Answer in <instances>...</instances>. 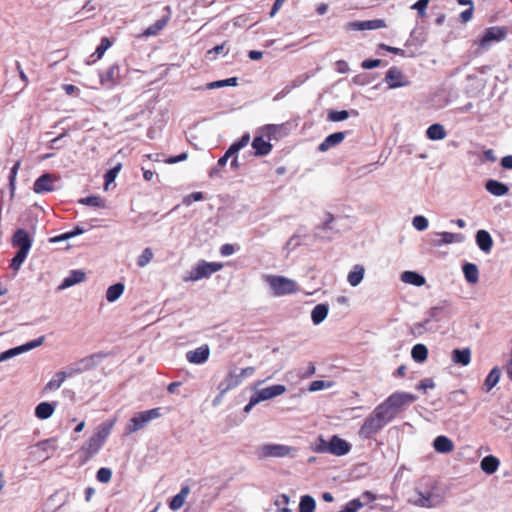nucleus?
I'll return each mask as SVG.
<instances>
[{"label":"nucleus","instance_id":"0e129e2a","mask_svg":"<svg viewBox=\"0 0 512 512\" xmlns=\"http://www.w3.org/2000/svg\"><path fill=\"white\" fill-rule=\"evenodd\" d=\"M117 175L115 174V171H112L111 169L108 170L105 175H104V179H105V186L104 188L105 189H108V186L109 184H111L112 182H114V180L116 179Z\"/></svg>","mask_w":512,"mask_h":512},{"label":"nucleus","instance_id":"20e7f679","mask_svg":"<svg viewBox=\"0 0 512 512\" xmlns=\"http://www.w3.org/2000/svg\"><path fill=\"white\" fill-rule=\"evenodd\" d=\"M507 34L508 29L505 26H493L487 28L483 35L473 43L477 46L474 52L475 56H479L483 54L484 51L490 49L492 43L504 40Z\"/></svg>","mask_w":512,"mask_h":512},{"label":"nucleus","instance_id":"7ed1b4c3","mask_svg":"<svg viewBox=\"0 0 512 512\" xmlns=\"http://www.w3.org/2000/svg\"><path fill=\"white\" fill-rule=\"evenodd\" d=\"M12 246L18 248V251L11 260L10 268L18 271L27 258L32 246V240L28 232L24 229H17L12 237Z\"/></svg>","mask_w":512,"mask_h":512},{"label":"nucleus","instance_id":"58836bf2","mask_svg":"<svg viewBox=\"0 0 512 512\" xmlns=\"http://www.w3.org/2000/svg\"><path fill=\"white\" fill-rule=\"evenodd\" d=\"M376 409L383 415V417L388 422H391L398 415L396 410H394V408L390 405V403L387 400L378 405Z\"/></svg>","mask_w":512,"mask_h":512},{"label":"nucleus","instance_id":"412c9836","mask_svg":"<svg viewBox=\"0 0 512 512\" xmlns=\"http://www.w3.org/2000/svg\"><path fill=\"white\" fill-rule=\"evenodd\" d=\"M86 280V274L82 270H72L58 286V290H64Z\"/></svg>","mask_w":512,"mask_h":512},{"label":"nucleus","instance_id":"aec40b11","mask_svg":"<svg viewBox=\"0 0 512 512\" xmlns=\"http://www.w3.org/2000/svg\"><path fill=\"white\" fill-rule=\"evenodd\" d=\"M120 77V68L117 64L111 65L105 73L100 74V82L106 88H112Z\"/></svg>","mask_w":512,"mask_h":512},{"label":"nucleus","instance_id":"f03ea898","mask_svg":"<svg viewBox=\"0 0 512 512\" xmlns=\"http://www.w3.org/2000/svg\"><path fill=\"white\" fill-rule=\"evenodd\" d=\"M104 356L105 355L101 353L93 354L81 359L76 363L66 366L62 370L55 372L47 384H62L66 380L72 379L75 375L91 369Z\"/></svg>","mask_w":512,"mask_h":512},{"label":"nucleus","instance_id":"a18cd8bd","mask_svg":"<svg viewBox=\"0 0 512 512\" xmlns=\"http://www.w3.org/2000/svg\"><path fill=\"white\" fill-rule=\"evenodd\" d=\"M415 504L420 507H426L431 508L435 505V503L432 500V497L430 494H424L422 492H417V499L415 500Z\"/></svg>","mask_w":512,"mask_h":512},{"label":"nucleus","instance_id":"423d86ee","mask_svg":"<svg viewBox=\"0 0 512 512\" xmlns=\"http://www.w3.org/2000/svg\"><path fill=\"white\" fill-rule=\"evenodd\" d=\"M388 423L389 422L383 417V415L375 408L362 424L360 428V435L369 439L376 435Z\"/></svg>","mask_w":512,"mask_h":512},{"label":"nucleus","instance_id":"6ab92c4d","mask_svg":"<svg viewBox=\"0 0 512 512\" xmlns=\"http://www.w3.org/2000/svg\"><path fill=\"white\" fill-rule=\"evenodd\" d=\"M210 355V349L207 344L190 350L186 353V359L193 364H202L207 361Z\"/></svg>","mask_w":512,"mask_h":512},{"label":"nucleus","instance_id":"864d4df0","mask_svg":"<svg viewBox=\"0 0 512 512\" xmlns=\"http://www.w3.org/2000/svg\"><path fill=\"white\" fill-rule=\"evenodd\" d=\"M160 31V20H157L152 24L150 27H148L146 30L143 31V33L139 34L137 37H149L152 35H157Z\"/></svg>","mask_w":512,"mask_h":512},{"label":"nucleus","instance_id":"680f3d73","mask_svg":"<svg viewBox=\"0 0 512 512\" xmlns=\"http://www.w3.org/2000/svg\"><path fill=\"white\" fill-rule=\"evenodd\" d=\"M187 157H188V154L186 152H182V153H180L179 155H177L175 157H168V158H166L164 160V162L167 163V164H174V163L186 160Z\"/></svg>","mask_w":512,"mask_h":512},{"label":"nucleus","instance_id":"13d9d810","mask_svg":"<svg viewBox=\"0 0 512 512\" xmlns=\"http://www.w3.org/2000/svg\"><path fill=\"white\" fill-rule=\"evenodd\" d=\"M204 199V195L202 192L198 191V192H193L187 196L184 197L183 199V204L186 205V206H189L191 205L193 202H197V201H201Z\"/></svg>","mask_w":512,"mask_h":512},{"label":"nucleus","instance_id":"9b49d317","mask_svg":"<svg viewBox=\"0 0 512 512\" xmlns=\"http://www.w3.org/2000/svg\"><path fill=\"white\" fill-rule=\"evenodd\" d=\"M390 405L396 410L399 414L401 413L407 406L411 405L417 400V396L406 393V392H396L390 395L386 399Z\"/></svg>","mask_w":512,"mask_h":512},{"label":"nucleus","instance_id":"c85d7f7f","mask_svg":"<svg viewBox=\"0 0 512 512\" xmlns=\"http://www.w3.org/2000/svg\"><path fill=\"white\" fill-rule=\"evenodd\" d=\"M365 269L362 265H355L348 273L347 280L353 287L359 285L364 278Z\"/></svg>","mask_w":512,"mask_h":512},{"label":"nucleus","instance_id":"2f4dec72","mask_svg":"<svg viewBox=\"0 0 512 512\" xmlns=\"http://www.w3.org/2000/svg\"><path fill=\"white\" fill-rule=\"evenodd\" d=\"M452 360L456 364H460L462 366H466L470 363L471 360V352L469 349H455L452 352Z\"/></svg>","mask_w":512,"mask_h":512},{"label":"nucleus","instance_id":"69168bd1","mask_svg":"<svg viewBox=\"0 0 512 512\" xmlns=\"http://www.w3.org/2000/svg\"><path fill=\"white\" fill-rule=\"evenodd\" d=\"M84 232V229L82 227H75L74 230L70 231V232H66L62 235V238L63 239H70L72 237H75L77 235H80Z\"/></svg>","mask_w":512,"mask_h":512},{"label":"nucleus","instance_id":"c03bdc74","mask_svg":"<svg viewBox=\"0 0 512 512\" xmlns=\"http://www.w3.org/2000/svg\"><path fill=\"white\" fill-rule=\"evenodd\" d=\"M238 84V79L236 77H231L225 80H219L210 82L207 84V89H215V88H221L225 86H236Z\"/></svg>","mask_w":512,"mask_h":512},{"label":"nucleus","instance_id":"4c0bfd02","mask_svg":"<svg viewBox=\"0 0 512 512\" xmlns=\"http://www.w3.org/2000/svg\"><path fill=\"white\" fill-rule=\"evenodd\" d=\"M359 30H374L386 27V23L383 19H375L354 23Z\"/></svg>","mask_w":512,"mask_h":512},{"label":"nucleus","instance_id":"052dcab7","mask_svg":"<svg viewBox=\"0 0 512 512\" xmlns=\"http://www.w3.org/2000/svg\"><path fill=\"white\" fill-rule=\"evenodd\" d=\"M380 64V59H367L362 62L361 66L363 69H373L380 66Z\"/></svg>","mask_w":512,"mask_h":512},{"label":"nucleus","instance_id":"f3484780","mask_svg":"<svg viewBox=\"0 0 512 512\" xmlns=\"http://www.w3.org/2000/svg\"><path fill=\"white\" fill-rule=\"evenodd\" d=\"M351 445L337 435H333L329 440V454L343 456L349 453Z\"/></svg>","mask_w":512,"mask_h":512},{"label":"nucleus","instance_id":"ddd939ff","mask_svg":"<svg viewBox=\"0 0 512 512\" xmlns=\"http://www.w3.org/2000/svg\"><path fill=\"white\" fill-rule=\"evenodd\" d=\"M268 140H280L289 135L290 129L287 123L268 124L262 128Z\"/></svg>","mask_w":512,"mask_h":512},{"label":"nucleus","instance_id":"9d476101","mask_svg":"<svg viewBox=\"0 0 512 512\" xmlns=\"http://www.w3.org/2000/svg\"><path fill=\"white\" fill-rule=\"evenodd\" d=\"M285 391V386H268L254 396H252L249 400V403L244 407V412L248 413L253 406L258 404L260 401L268 400L275 396L281 395Z\"/></svg>","mask_w":512,"mask_h":512},{"label":"nucleus","instance_id":"37998d69","mask_svg":"<svg viewBox=\"0 0 512 512\" xmlns=\"http://www.w3.org/2000/svg\"><path fill=\"white\" fill-rule=\"evenodd\" d=\"M110 46H111V41L109 40V38L103 37L101 39V43L96 48L95 52L91 55V57H95V59L93 61H96V60L102 58V56L104 55V53Z\"/></svg>","mask_w":512,"mask_h":512},{"label":"nucleus","instance_id":"8fccbe9b","mask_svg":"<svg viewBox=\"0 0 512 512\" xmlns=\"http://www.w3.org/2000/svg\"><path fill=\"white\" fill-rule=\"evenodd\" d=\"M429 2L430 0H418L411 6V9L416 10L420 18H424L426 17V9Z\"/></svg>","mask_w":512,"mask_h":512},{"label":"nucleus","instance_id":"f704fd0d","mask_svg":"<svg viewBox=\"0 0 512 512\" xmlns=\"http://www.w3.org/2000/svg\"><path fill=\"white\" fill-rule=\"evenodd\" d=\"M401 280L405 283L415 286H422L425 283V278L414 271H405L401 275Z\"/></svg>","mask_w":512,"mask_h":512},{"label":"nucleus","instance_id":"6e6d98bb","mask_svg":"<svg viewBox=\"0 0 512 512\" xmlns=\"http://www.w3.org/2000/svg\"><path fill=\"white\" fill-rule=\"evenodd\" d=\"M314 451L317 453H329V441L319 437L315 443Z\"/></svg>","mask_w":512,"mask_h":512},{"label":"nucleus","instance_id":"603ef678","mask_svg":"<svg viewBox=\"0 0 512 512\" xmlns=\"http://www.w3.org/2000/svg\"><path fill=\"white\" fill-rule=\"evenodd\" d=\"M348 116H349V114H348V111H346V110H342V111L331 110L328 113V120L333 121V122H339V121H343V120L347 119Z\"/></svg>","mask_w":512,"mask_h":512},{"label":"nucleus","instance_id":"5701e85b","mask_svg":"<svg viewBox=\"0 0 512 512\" xmlns=\"http://www.w3.org/2000/svg\"><path fill=\"white\" fill-rule=\"evenodd\" d=\"M475 238L480 250H482L485 253L491 251L493 246V239L489 232H487L486 230H478Z\"/></svg>","mask_w":512,"mask_h":512},{"label":"nucleus","instance_id":"c756f323","mask_svg":"<svg viewBox=\"0 0 512 512\" xmlns=\"http://www.w3.org/2000/svg\"><path fill=\"white\" fill-rule=\"evenodd\" d=\"M447 133L443 125L435 123L428 127L426 136L430 140H442L446 137Z\"/></svg>","mask_w":512,"mask_h":512},{"label":"nucleus","instance_id":"f257e3e1","mask_svg":"<svg viewBox=\"0 0 512 512\" xmlns=\"http://www.w3.org/2000/svg\"><path fill=\"white\" fill-rule=\"evenodd\" d=\"M115 424V420H109L101 423L95 430V433L89 440L81 447L80 453L82 456V463L90 460L95 454L99 452L105 444L108 436L110 435Z\"/></svg>","mask_w":512,"mask_h":512},{"label":"nucleus","instance_id":"dca6fc26","mask_svg":"<svg viewBox=\"0 0 512 512\" xmlns=\"http://www.w3.org/2000/svg\"><path fill=\"white\" fill-rule=\"evenodd\" d=\"M463 235L451 232H437L432 235L430 244L433 247H440L442 245L451 244L454 242H462Z\"/></svg>","mask_w":512,"mask_h":512},{"label":"nucleus","instance_id":"774afa93","mask_svg":"<svg viewBox=\"0 0 512 512\" xmlns=\"http://www.w3.org/2000/svg\"><path fill=\"white\" fill-rule=\"evenodd\" d=\"M501 166L505 169H512V155L504 156L501 159Z\"/></svg>","mask_w":512,"mask_h":512},{"label":"nucleus","instance_id":"4be33fe9","mask_svg":"<svg viewBox=\"0 0 512 512\" xmlns=\"http://www.w3.org/2000/svg\"><path fill=\"white\" fill-rule=\"evenodd\" d=\"M255 156H266L272 151V145L269 141H265L263 136L254 137L252 143Z\"/></svg>","mask_w":512,"mask_h":512},{"label":"nucleus","instance_id":"4d7b16f0","mask_svg":"<svg viewBox=\"0 0 512 512\" xmlns=\"http://www.w3.org/2000/svg\"><path fill=\"white\" fill-rule=\"evenodd\" d=\"M362 506L363 504L359 499H353L339 512H357Z\"/></svg>","mask_w":512,"mask_h":512},{"label":"nucleus","instance_id":"0eeeda50","mask_svg":"<svg viewBox=\"0 0 512 512\" xmlns=\"http://www.w3.org/2000/svg\"><path fill=\"white\" fill-rule=\"evenodd\" d=\"M222 268V263L200 260L194 267L191 268L185 280L195 282L203 278H208L213 273L220 271Z\"/></svg>","mask_w":512,"mask_h":512},{"label":"nucleus","instance_id":"ea45409f","mask_svg":"<svg viewBox=\"0 0 512 512\" xmlns=\"http://www.w3.org/2000/svg\"><path fill=\"white\" fill-rule=\"evenodd\" d=\"M316 508V502L310 495H304L300 499L299 512H314Z\"/></svg>","mask_w":512,"mask_h":512},{"label":"nucleus","instance_id":"79ce46f5","mask_svg":"<svg viewBox=\"0 0 512 512\" xmlns=\"http://www.w3.org/2000/svg\"><path fill=\"white\" fill-rule=\"evenodd\" d=\"M79 203L86 205V206L97 207V208L105 207L104 200L100 196H95V195L81 198L79 200Z\"/></svg>","mask_w":512,"mask_h":512},{"label":"nucleus","instance_id":"e433bc0d","mask_svg":"<svg viewBox=\"0 0 512 512\" xmlns=\"http://www.w3.org/2000/svg\"><path fill=\"white\" fill-rule=\"evenodd\" d=\"M480 465L484 472L487 474H492L498 469L499 460L496 457L489 455L482 459Z\"/></svg>","mask_w":512,"mask_h":512},{"label":"nucleus","instance_id":"a878e982","mask_svg":"<svg viewBox=\"0 0 512 512\" xmlns=\"http://www.w3.org/2000/svg\"><path fill=\"white\" fill-rule=\"evenodd\" d=\"M434 449L439 453H450L454 450V443L446 436H438L433 442Z\"/></svg>","mask_w":512,"mask_h":512},{"label":"nucleus","instance_id":"49530a36","mask_svg":"<svg viewBox=\"0 0 512 512\" xmlns=\"http://www.w3.org/2000/svg\"><path fill=\"white\" fill-rule=\"evenodd\" d=\"M289 501H290V499H289L288 495H286V494L280 495L275 501V505L277 506L278 511L279 512H292V510L288 507Z\"/></svg>","mask_w":512,"mask_h":512},{"label":"nucleus","instance_id":"a211bd4d","mask_svg":"<svg viewBox=\"0 0 512 512\" xmlns=\"http://www.w3.org/2000/svg\"><path fill=\"white\" fill-rule=\"evenodd\" d=\"M255 374L254 367L235 368L231 370L226 378L228 384H239Z\"/></svg>","mask_w":512,"mask_h":512},{"label":"nucleus","instance_id":"5fc2aeb1","mask_svg":"<svg viewBox=\"0 0 512 512\" xmlns=\"http://www.w3.org/2000/svg\"><path fill=\"white\" fill-rule=\"evenodd\" d=\"M501 371L498 367H494L488 374L484 384H497L500 380Z\"/></svg>","mask_w":512,"mask_h":512},{"label":"nucleus","instance_id":"338daca9","mask_svg":"<svg viewBox=\"0 0 512 512\" xmlns=\"http://www.w3.org/2000/svg\"><path fill=\"white\" fill-rule=\"evenodd\" d=\"M235 252L234 246L232 244H224L220 248V253L222 256H229Z\"/></svg>","mask_w":512,"mask_h":512},{"label":"nucleus","instance_id":"bf43d9fd","mask_svg":"<svg viewBox=\"0 0 512 512\" xmlns=\"http://www.w3.org/2000/svg\"><path fill=\"white\" fill-rule=\"evenodd\" d=\"M412 223H413V226L419 231H423L428 227V220L424 216H421V215L415 216L413 218Z\"/></svg>","mask_w":512,"mask_h":512},{"label":"nucleus","instance_id":"7c9ffc66","mask_svg":"<svg viewBox=\"0 0 512 512\" xmlns=\"http://www.w3.org/2000/svg\"><path fill=\"white\" fill-rule=\"evenodd\" d=\"M189 492H190L189 487L187 485L183 486L181 488L180 492L177 495H175L172 498V500L170 501V503H169L170 509L173 511L180 509L183 506L185 499H186L187 495L189 494Z\"/></svg>","mask_w":512,"mask_h":512},{"label":"nucleus","instance_id":"b1692460","mask_svg":"<svg viewBox=\"0 0 512 512\" xmlns=\"http://www.w3.org/2000/svg\"><path fill=\"white\" fill-rule=\"evenodd\" d=\"M486 190L494 196H504L509 192L507 185L504 183L490 179L485 183Z\"/></svg>","mask_w":512,"mask_h":512},{"label":"nucleus","instance_id":"2eb2a0df","mask_svg":"<svg viewBox=\"0 0 512 512\" xmlns=\"http://www.w3.org/2000/svg\"><path fill=\"white\" fill-rule=\"evenodd\" d=\"M58 180V177L51 173H45L41 175L33 185L35 193L41 194L44 192H51L54 190V183Z\"/></svg>","mask_w":512,"mask_h":512},{"label":"nucleus","instance_id":"393cba45","mask_svg":"<svg viewBox=\"0 0 512 512\" xmlns=\"http://www.w3.org/2000/svg\"><path fill=\"white\" fill-rule=\"evenodd\" d=\"M57 403L41 402L35 408V416L41 420L48 419L55 411Z\"/></svg>","mask_w":512,"mask_h":512},{"label":"nucleus","instance_id":"bb28decb","mask_svg":"<svg viewBox=\"0 0 512 512\" xmlns=\"http://www.w3.org/2000/svg\"><path fill=\"white\" fill-rule=\"evenodd\" d=\"M345 138L344 132H336L330 134L325 138V140L319 145L318 149L322 152L327 151L331 147L340 144Z\"/></svg>","mask_w":512,"mask_h":512},{"label":"nucleus","instance_id":"e2e57ef3","mask_svg":"<svg viewBox=\"0 0 512 512\" xmlns=\"http://www.w3.org/2000/svg\"><path fill=\"white\" fill-rule=\"evenodd\" d=\"M474 8H468L460 13V20L462 23L469 22L473 17Z\"/></svg>","mask_w":512,"mask_h":512},{"label":"nucleus","instance_id":"4468645a","mask_svg":"<svg viewBox=\"0 0 512 512\" xmlns=\"http://www.w3.org/2000/svg\"><path fill=\"white\" fill-rule=\"evenodd\" d=\"M44 341V337L41 336L35 340H32L30 342H27L26 344L24 345H21V346H18V347H15V348H12V349H9L3 353L0 354V362L2 361H5L9 358H12L14 356H17L23 352H26V351H29L31 349H34L40 345H42Z\"/></svg>","mask_w":512,"mask_h":512},{"label":"nucleus","instance_id":"3c124183","mask_svg":"<svg viewBox=\"0 0 512 512\" xmlns=\"http://www.w3.org/2000/svg\"><path fill=\"white\" fill-rule=\"evenodd\" d=\"M112 471L109 468L102 467L97 471L96 478L101 483H108L111 480Z\"/></svg>","mask_w":512,"mask_h":512},{"label":"nucleus","instance_id":"473e14b6","mask_svg":"<svg viewBox=\"0 0 512 512\" xmlns=\"http://www.w3.org/2000/svg\"><path fill=\"white\" fill-rule=\"evenodd\" d=\"M463 273L467 282L475 284L479 280L478 267L473 263H465L463 265Z\"/></svg>","mask_w":512,"mask_h":512},{"label":"nucleus","instance_id":"c9c22d12","mask_svg":"<svg viewBox=\"0 0 512 512\" xmlns=\"http://www.w3.org/2000/svg\"><path fill=\"white\" fill-rule=\"evenodd\" d=\"M328 314V306L326 304L316 305L311 312V319L315 325L320 324Z\"/></svg>","mask_w":512,"mask_h":512},{"label":"nucleus","instance_id":"a19ab883","mask_svg":"<svg viewBox=\"0 0 512 512\" xmlns=\"http://www.w3.org/2000/svg\"><path fill=\"white\" fill-rule=\"evenodd\" d=\"M412 358L417 362H423L427 359L428 349L423 344H416L411 351Z\"/></svg>","mask_w":512,"mask_h":512},{"label":"nucleus","instance_id":"72a5a7b5","mask_svg":"<svg viewBox=\"0 0 512 512\" xmlns=\"http://www.w3.org/2000/svg\"><path fill=\"white\" fill-rule=\"evenodd\" d=\"M124 289H125V286L121 282H118L114 285L109 286L106 291V300L111 303L115 302L116 300H118L121 297V295L124 292Z\"/></svg>","mask_w":512,"mask_h":512},{"label":"nucleus","instance_id":"cd10ccee","mask_svg":"<svg viewBox=\"0 0 512 512\" xmlns=\"http://www.w3.org/2000/svg\"><path fill=\"white\" fill-rule=\"evenodd\" d=\"M249 141H250L249 133L243 134L242 137L238 141L231 144V146L227 149V151L225 152V154L223 156H225L227 159H229L233 155L237 154L239 150L244 148L249 143Z\"/></svg>","mask_w":512,"mask_h":512},{"label":"nucleus","instance_id":"de8ad7c7","mask_svg":"<svg viewBox=\"0 0 512 512\" xmlns=\"http://www.w3.org/2000/svg\"><path fill=\"white\" fill-rule=\"evenodd\" d=\"M153 258V252L150 248H145L137 259L139 267H145Z\"/></svg>","mask_w":512,"mask_h":512},{"label":"nucleus","instance_id":"6e6552de","mask_svg":"<svg viewBox=\"0 0 512 512\" xmlns=\"http://www.w3.org/2000/svg\"><path fill=\"white\" fill-rule=\"evenodd\" d=\"M295 449L282 444H264L257 449V455L260 459L283 458L290 456Z\"/></svg>","mask_w":512,"mask_h":512},{"label":"nucleus","instance_id":"f8f14e48","mask_svg":"<svg viewBox=\"0 0 512 512\" xmlns=\"http://www.w3.org/2000/svg\"><path fill=\"white\" fill-rule=\"evenodd\" d=\"M385 82L389 89L400 88L408 86L410 81L403 74V72L396 66L391 67L385 75Z\"/></svg>","mask_w":512,"mask_h":512},{"label":"nucleus","instance_id":"39448f33","mask_svg":"<svg viewBox=\"0 0 512 512\" xmlns=\"http://www.w3.org/2000/svg\"><path fill=\"white\" fill-rule=\"evenodd\" d=\"M265 282L269 285L274 296H284L297 293L300 289L297 283L284 276L265 275Z\"/></svg>","mask_w":512,"mask_h":512},{"label":"nucleus","instance_id":"1a4fd4ad","mask_svg":"<svg viewBox=\"0 0 512 512\" xmlns=\"http://www.w3.org/2000/svg\"><path fill=\"white\" fill-rule=\"evenodd\" d=\"M160 416L159 408L143 411L132 417L127 424V433H134L146 426V424L152 419H156Z\"/></svg>","mask_w":512,"mask_h":512},{"label":"nucleus","instance_id":"09e8293b","mask_svg":"<svg viewBox=\"0 0 512 512\" xmlns=\"http://www.w3.org/2000/svg\"><path fill=\"white\" fill-rule=\"evenodd\" d=\"M19 167H20V161H17L13 167L11 168L10 170V175H9V188H10V191H11V196L14 195V192H15V182H16V177H17V173H18V170H19Z\"/></svg>","mask_w":512,"mask_h":512}]
</instances>
